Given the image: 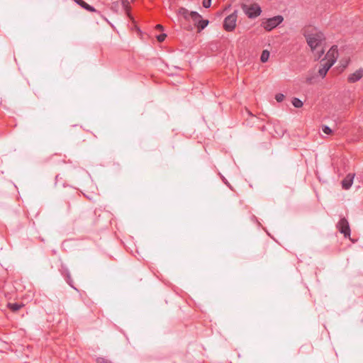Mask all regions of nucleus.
<instances>
[{
  "instance_id": "1",
  "label": "nucleus",
  "mask_w": 363,
  "mask_h": 363,
  "mask_svg": "<svg viewBox=\"0 0 363 363\" xmlns=\"http://www.w3.org/2000/svg\"><path fill=\"white\" fill-rule=\"evenodd\" d=\"M308 45L312 51L320 46L322 42L325 40L323 33L314 30L312 33L304 35Z\"/></svg>"
},
{
  "instance_id": "2",
  "label": "nucleus",
  "mask_w": 363,
  "mask_h": 363,
  "mask_svg": "<svg viewBox=\"0 0 363 363\" xmlns=\"http://www.w3.org/2000/svg\"><path fill=\"white\" fill-rule=\"evenodd\" d=\"M284 21V17L281 15H277L272 18H265L262 20L261 26L267 31H271L277 28Z\"/></svg>"
},
{
  "instance_id": "3",
  "label": "nucleus",
  "mask_w": 363,
  "mask_h": 363,
  "mask_svg": "<svg viewBox=\"0 0 363 363\" xmlns=\"http://www.w3.org/2000/svg\"><path fill=\"white\" fill-rule=\"evenodd\" d=\"M238 11H234L231 14L226 16L223 21V28L228 31H233L236 26V21L238 18Z\"/></svg>"
},
{
  "instance_id": "4",
  "label": "nucleus",
  "mask_w": 363,
  "mask_h": 363,
  "mask_svg": "<svg viewBox=\"0 0 363 363\" xmlns=\"http://www.w3.org/2000/svg\"><path fill=\"white\" fill-rule=\"evenodd\" d=\"M58 270L60 272L61 275L65 278V280L67 283V284L74 290L78 291V289L74 285V281L72 279L70 272L67 267L65 264L61 262Z\"/></svg>"
},
{
  "instance_id": "5",
  "label": "nucleus",
  "mask_w": 363,
  "mask_h": 363,
  "mask_svg": "<svg viewBox=\"0 0 363 363\" xmlns=\"http://www.w3.org/2000/svg\"><path fill=\"white\" fill-rule=\"evenodd\" d=\"M337 227L339 231L344 235L345 238H349L350 236V228L349 225V223L346 218H341L337 224Z\"/></svg>"
},
{
  "instance_id": "6",
  "label": "nucleus",
  "mask_w": 363,
  "mask_h": 363,
  "mask_svg": "<svg viewBox=\"0 0 363 363\" xmlns=\"http://www.w3.org/2000/svg\"><path fill=\"white\" fill-rule=\"evenodd\" d=\"M338 57V51L337 48L335 45H333L327 52L325 55V58L327 62H330L334 65Z\"/></svg>"
},
{
  "instance_id": "7",
  "label": "nucleus",
  "mask_w": 363,
  "mask_h": 363,
  "mask_svg": "<svg viewBox=\"0 0 363 363\" xmlns=\"http://www.w3.org/2000/svg\"><path fill=\"white\" fill-rule=\"evenodd\" d=\"M363 77V68H359L356 70L354 73L348 76L347 80L350 83H354L358 82Z\"/></svg>"
},
{
  "instance_id": "8",
  "label": "nucleus",
  "mask_w": 363,
  "mask_h": 363,
  "mask_svg": "<svg viewBox=\"0 0 363 363\" xmlns=\"http://www.w3.org/2000/svg\"><path fill=\"white\" fill-rule=\"evenodd\" d=\"M354 178V174H348L341 182L342 189L345 190L349 189L353 184Z\"/></svg>"
},
{
  "instance_id": "9",
  "label": "nucleus",
  "mask_w": 363,
  "mask_h": 363,
  "mask_svg": "<svg viewBox=\"0 0 363 363\" xmlns=\"http://www.w3.org/2000/svg\"><path fill=\"white\" fill-rule=\"evenodd\" d=\"M48 162L51 164H59L60 163H64L65 160L62 158L60 155L55 154L48 158Z\"/></svg>"
},
{
  "instance_id": "10",
  "label": "nucleus",
  "mask_w": 363,
  "mask_h": 363,
  "mask_svg": "<svg viewBox=\"0 0 363 363\" xmlns=\"http://www.w3.org/2000/svg\"><path fill=\"white\" fill-rule=\"evenodd\" d=\"M262 13L260 6L256 3L251 4V18L259 16Z\"/></svg>"
},
{
  "instance_id": "11",
  "label": "nucleus",
  "mask_w": 363,
  "mask_h": 363,
  "mask_svg": "<svg viewBox=\"0 0 363 363\" xmlns=\"http://www.w3.org/2000/svg\"><path fill=\"white\" fill-rule=\"evenodd\" d=\"M333 65V64L327 61L321 64V67L318 70L320 75L322 76V77H324L326 75L328 71Z\"/></svg>"
},
{
  "instance_id": "12",
  "label": "nucleus",
  "mask_w": 363,
  "mask_h": 363,
  "mask_svg": "<svg viewBox=\"0 0 363 363\" xmlns=\"http://www.w3.org/2000/svg\"><path fill=\"white\" fill-rule=\"evenodd\" d=\"M81 219L84 222L85 224L89 225H94L95 224L96 216L93 213H90L89 216L84 215Z\"/></svg>"
},
{
  "instance_id": "13",
  "label": "nucleus",
  "mask_w": 363,
  "mask_h": 363,
  "mask_svg": "<svg viewBox=\"0 0 363 363\" xmlns=\"http://www.w3.org/2000/svg\"><path fill=\"white\" fill-rule=\"evenodd\" d=\"M77 4L80 5L82 8L88 11L96 12V10L89 4H86L83 0H74Z\"/></svg>"
},
{
  "instance_id": "14",
  "label": "nucleus",
  "mask_w": 363,
  "mask_h": 363,
  "mask_svg": "<svg viewBox=\"0 0 363 363\" xmlns=\"http://www.w3.org/2000/svg\"><path fill=\"white\" fill-rule=\"evenodd\" d=\"M190 12L186 8L181 7L178 10V14L182 16L185 20L188 21L190 17Z\"/></svg>"
},
{
  "instance_id": "15",
  "label": "nucleus",
  "mask_w": 363,
  "mask_h": 363,
  "mask_svg": "<svg viewBox=\"0 0 363 363\" xmlns=\"http://www.w3.org/2000/svg\"><path fill=\"white\" fill-rule=\"evenodd\" d=\"M190 18L192 19L194 25L197 26L200 19L201 18V16L196 11H191L190 12Z\"/></svg>"
},
{
  "instance_id": "16",
  "label": "nucleus",
  "mask_w": 363,
  "mask_h": 363,
  "mask_svg": "<svg viewBox=\"0 0 363 363\" xmlns=\"http://www.w3.org/2000/svg\"><path fill=\"white\" fill-rule=\"evenodd\" d=\"M121 4L128 16L130 17V6L129 0H121Z\"/></svg>"
},
{
  "instance_id": "17",
  "label": "nucleus",
  "mask_w": 363,
  "mask_h": 363,
  "mask_svg": "<svg viewBox=\"0 0 363 363\" xmlns=\"http://www.w3.org/2000/svg\"><path fill=\"white\" fill-rule=\"evenodd\" d=\"M208 23L209 21L208 20L201 18L196 26L199 31L203 30L208 26Z\"/></svg>"
},
{
  "instance_id": "18",
  "label": "nucleus",
  "mask_w": 363,
  "mask_h": 363,
  "mask_svg": "<svg viewBox=\"0 0 363 363\" xmlns=\"http://www.w3.org/2000/svg\"><path fill=\"white\" fill-rule=\"evenodd\" d=\"M23 305H21V304H18L17 303H9L8 304V307L9 308V309L11 311H12L13 312H16L18 311L21 308H22Z\"/></svg>"
},
{
  "instance_id": "19",
  "label": "nucleus",
  "mask_w": 363,
  "mask_h": 363,
  "mask_svg": "<svg viewBox=\"0 0 363 363\" xmlns=\"http://www.w3.org/2000/svg\"><path fill=\"white\" fill-rule=\"evenodd\" d=\"M269 52L267 50L262 51L260 57V60L262 62H266L269 60Z\"/></svg>"
},
{
  "instance_id": "20",
  "label": "nucleus",
  "mask_w": 363,
  "mask_h": 363,
  "mask_svg": "<svg viewBox=\"0 0 363 363\" xmlns=\"http://www.w3.org/2000/svg\"><path fill=\"white\" fill-rule=\"evenodd\" d=\"M291 103L296 108H301L303 105L302 101L298 98H293Z\"/></svg>"
},
{
  "instance_id": "21",
  "label": "nucleus",
  "mask_w": 363,
  "mask_h": 363,
  "mask_svg": "<svg viewBox=\"0 0 363 363\" xmlns=\"http://www.w3.org/2000/svg\"><path fill=\"white\" fill-rule=\"evenodd\" d=\"M86 173H87V172H86L84 169H77V170H76V172H74V173H73V174H72V177H73L74 179H77V174H79V175H81V176H84V175H86Z\"/></svg>"
},
{
  "instance_id": "22",
  "label": "nucleus",
  "mask_w": 363,
  "mask_h": 363,
  "mask_svg": "<svg viewBox=\"0 0 363 363\" xmlns=\"http://www.w3.org/2000/svg\"><path fill=\"white\" fill-rule=\"evenodd\" d=\"M96 362V363H112L111 361L104 357H98Z\"/></svg>"
},
{
  "instance_id": "23",
  "label": "nucleus",
  "mask_w": 363,
  "mask_h": 363,
  "mask_svg": "<svg viewBox=\"0 0 363 363\" xmlns=\"http://www.w3.org/2000/svg\"><path fill=\"white\" fill-rule=\"evenodd\" d=\"M322 130L324 133L327 134V135H329L332 132V130L330 129V128L328 125H323L322 127Z\"/></svg>"
},
{
  "instance_id": "24",
  "label": "nucleus",
  "mask_w": 363,
  "mask_h": 363,
  "mask_svg": "<svg viewBox=\"0 0 363 363\" xmlns=\"http://www.w3.org/2000/svg\"><path fill=\"white\" fill-rule=\"evenodd\" d=\"M242 7L245 13L247 16L248 18H250V6L243 4Z\"/></svg>"
},
{
  "instance_id": "25",
  "label": "nucleus",
  "mask_w": 363,
  "mask_h": 363,
  "mask_svg": "<svg viewBox=\"0 0 363 363\" xmlns=\"http://www.w3.org/2000/svg\"><path fill=\"white\" fill-rule=\"evenodd\" d=\"M284 99V95L283 94H277L275 96V99L277 102H281Z\"/></svg>"
},
{
  "instance_id": "26",
  "label": "nucleus",
  "mask_w": 363,
  "mask_h": 363,
  "mask_svg": "<svg viewBox=\"0 0 363 363\" xmlns=\"http://www.w3.org/2000/svg\"><path fill=\"white\" fill-rule=\"evenodd\" d=\"M211 5V0H203V6L204 8H209Z\"/></svg>"
},
{
  "instance_id": "27",
  "label": "nucleus",
  "mask_w": 363,
  "mask_h": 363,
  "mask_svg": "<svg viewBox=\"0 0 363 363\" xmlns=\"http://www.w3.org/2000/svg\"><path fill=\"white\" fill-rule=\"evenodd\" d=\"M167 35L165 33L160 34L157 36V39L159 42H163L165 40Z\"/></svg>"
},
{
  "instance_id": "28",
  "label": "nucleus",
  "mask_w": 363,
  "mask_h": 363,
  "mask_svg": "<svg viewBox=\"0 0 363 363\" xmlns=\"http://www.w3.org/2000/svg\"><path fill=\"white\" fill-rule=\"evenodd\" d=\"M155 28L157 29V30H162L164 28H163V26L161 24H157L155 26Z\"/></svg>"
},
{
  "instance_id": "29",
  "label": "nucleus",
  "mask_w": 363,
  "mask_h": 363,
  "mask_svg": "<svg viewBox=\"0 0 363 363\" xmlns=\"http://www.w3.org/2000/svg\"><path fill=\"white\" fill-rule=\"evenodd\" d=\"M72 191L74 193V196L80 197V194L76 191L75 190H72Z\"/></svg>"
},
{
  "instance_id": "30",
  "label": "nucleus",
  "mask_w": 363,
  "mask_h": 363,
  "mask_svg": "<svg viewBox=\"0 0 363 363\" xmlns=\"http://www.w3.org/2000/svg\"><path fill=\"white\" fill-rule=\"evenodd\" d=\"M324 53V51L323 50H321L320 52H318V59H319L322 55Z\"/></svg>"
},
{
  "instance_id": "31",
  "label": "nucleus",
  "mask_w": 363,
  "mask_h": 363,
  "mask_svg": "<svg viewBox=\"0 0 363 363\" xmlns=\"http://www.w3.org/2000/svg\"><path fill=\"white\" fill-rule=\"evenodd\" d=\"M222 179H223V182H224L225 184H226L228 186H229V184H228V182H227V180H226L224 177H223V178H222Z\"/></svg>"
},
{
  "instance_id": "32",
  "label": "nucleus",
  "mask_w": 363,
  "mask_h": 363,
  "mask_svg": "<svg viewBox=\"0 0 363 363\" xmlns=\"http://www.w3.org/2000/svg\"><path fill=\"white\" fill-rule=\"evenodd\" d=\"M58 179H59V175H57V176L55 177L56 182L58 181Z\"/></svg>"
},
{
  "instance_id": "33",
  "label": "nucleus",
  "mask_w": 363,
  "mask_h": 363,
  "mask_svg": "<svg viewBox=\"0 0 363 363\" xmlns=\"http://www.w3.org/2000/svg\"><path fill=\"white\" fill-rule=\"evenodd\" d=\"M67 208H68V210H70V204H69V203H68Z\"/></svg>"
}]
</instances>
